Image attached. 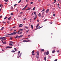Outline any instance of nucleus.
<instances>
[{
	"instance_id": "f257e3e1",
	"label": "nucleus",
	"mask_w": 61,
	"mask_h": 61,
	"mask_svg": "<svg viewBox=\"0 0 61 61\" xmlns=\"http://www.w3.org/2000/svg\"><path fill=\"white\" fill-rule=\"evenodd\" d=\"M37 55H36V57L37 59L39 58V51H37Z\"/></svg>"
},
{
	"instance_id": "f03ea898",
	"label": "nucleus",
	"mask_w": 61,
	"mask_h": 61,
	"mask_svg": "<svg viewBox=\"0 0 61 61\" xmlns=\"http://www.w3.org/2000/svg\"><path fill=\"white\" fill-rule=\"evenodd\" d=\"M16 33H17V32H14L12 33H11L10 34V35H15H15L16 34Z\"/></svg>"
},
{
	"instance_id": "7ed1b4c3",
	"label": "nucleus",
	"mask_w": 61,
	"mask_h": 61,
	"mask_svg": "<svg viewBox=\"0 0 61 61\" xmlns=\"http://www.w3.org/2000/svg\"><path fill=\"white\" fill-rule=\"evenodd\" d=\"M35 17L34 18V20H36V18H37V15H35Z\"/></svg>"
},
{
	"instance_id": "20e7f679",
	"label": "nucleus",
	"mask_w": 61,
	"mask_h": 61,
	"mask_svg": "<svg viewBox=\"0 0 61 61\" xmlns=\"http://www.w3.org/2000/svg\"><path fill=\"white\" fill-rule=\"evenodd\" d=\"M49 11V9H48L46 11V13H48Z\"/></svg>"
},
{
	"instance_id": "39448f33",
	"label": "nucleus",
	"mask_w": 61,
	"mask_h": 61,
	"mask_svg": "<svg viewBox=\"0 0 61 61\" xmlns=\"http://www.w3.org/2000/svg\"><path fill=\"white\" fill-rule=\"evenodd\" d=\"M6 47L7 48H12V47H9V46H7Z\"/></svg>"
},
{
	"instance_id": "423d86ee",
	"label": "nucleus",
	"mask_w": 61,
	"mask_h": 61,
	"mask_svg": "<svg viewBox=\"0 0 61 61\" xmlns=\"http://www.w3.org/2000/svg\"><path fill=\"white\" fill-rule=\"evenodd\" d=\"M31 9V8H29L25 10L26 11H27V10H30Z\"/></svg>"
},
{
	"instance_id": "0eeeda50",
	"label": "nucleus",
	"mask_w": 61,
	"mask_h": 61,
	"mask_svg": "<svg viewBox=\"0 0 61 61\" xmlns=\"http://www.w3.org/2000/svg\"><path fill=\"white\" fill-rule=\"evenodd\" d=\"M11 16H10L9 18H8V20H10L11 19Z\"/></svg>"
},
{
	"instance_id": "6e6552de",
	"label": "nucleus",
	"mask_w": 61,
	"mask_h": 61,
	"mask_svg": "<svg viewBox=\"0 0 61 61\" xmlns=\"http://www.w3.org/2000/svg\"><path fill=\"white\" fill-rule=\"evenodd\" d=\"M26 9V8L25 7L23 9L21 10H25Z\"/></svg>"
},
{
	"instance_id": "1a4fd4ad",
	"label": "nucleus",
	"mask_w": 61,
	"mask_h": 61,
	"mask_svg": "<svg viewBox=\"0 0 61 61\" xmlns=\"http://www.w3.org/2000/svg\"><path fill=\"white\" fill-rule=\"evenodd\" d=\"M55 50H53L52 51V53H55Z\"/></svg>"
},
{
	"instance_id": "9d476101",
	"label": "nucleus",
	"mask_w": 61,
	"mask_h": 61,
	"mask_svg": "<svg viewBox=\"0 0 61 61\" xmlns=\"http://www.w3.org/2000/svg\"><path fill=\"white\" fill-rule=\"evenodd\" d=\"M46 54L47 55H48L49 54V51H47V52Z\"/></svg>"
},
{
	"instance_id": "9b49d317",
	"label": "nucleus",
	"mask_w": 61,
	"mask_h": 61,
	"mask_svg": "<svg viewBox=\"0 0 61 61\" xmlns=\"http://www.w3.org/2000/svg\"><path fill=\"white\" fill-rule=\"evenodd\" d=\"M38 16L39 17H41V14L40 13H39L38 15Z\"/></svg>"
},
{
	"instance_id": "f8f14e48",
	"label": "nucleus",
	"mask_w": 61,
	"mask_h": 61,
	"mask_svg": "<svg viewBox=\"0 0 61 61\" xmlns=\"http://www.w3.org/2000/svg\"><path fill=\"white\" fill-rule=\"evenodd\" d=\"M6 37H0V39H3V38H5Z\"/></svg>"
},
{
	"instance_id": "ddd939ff",
	"label": "nucleus",
	"mask_w": 61,
	"mask_h": 61,
	"mask_svg": "<svg viewBox=\"0 0 61 61\" xmlns=\"http://www.w3.org/2000/svg\"><path fill=\"white\" fill-rule=\"evenodd\" d=\"M39 24H38L36 26V28H37V27H38V26H39Z\"/></svg>"
},
{
	"instance_id": "4468645a",
	"label": "nucleus",
	"mask_w": 61,
	"mask_h": 61,
	"mask_svg": "<svg viewBox=\"0 0 61 61\" xmlns=\"http://www.w3.org/2000/svg\"><path fill=\"white\" fill-rule=\"evenodd\" d=\"M9 35H10V34H8V35H6L5 36H6V37H7V36H9Z\"/></svg>"
},
{
	"instance_id": "2eb2a0df",
	"label": "nucleus",
	"mask_w": 61,
	"mask_h": 61,
	"mask_svg": "<svg viewBox=\"0 0 61 61\" xmlns=\"http://www.w3.org/2000/svg\"><path fill=\"white\" fill-rule=\"evenodd\" d=\"M11 52H12V53H15V51H12Z\"/></svg>"
},
{
	"instance_id": "dca6fc26",
	"label": "nucleus",
	"mask_w": 61,
	"mask_h": 61,
	"mask_svg": "<svg viewBox=\"0 0 61 61\" xmlns=\"http://www.w3.org/2000/svg\"><path fill=\"white\" fill-rule=\"evenodd\" d=\"M31 26L32 29H33V25H31Z\"/></svg>"
},
{
	"instance_id": "f3484780",
	"label": "nucleus",
	"mask_w": 61,
	"mask_h": 61,
	"mask_svg": "<svg viewBox=\"0 0 61 61\" xmlns=\"http://www.w3.org/2000/svg\"><path fill=\"white\" fill-rule=\"evenodd\" d=\"M26 39H27V40L28 41H29V42H31V41H30V40H28V38H26Z\"/></svg>"
},
{
	"instance_id": "a211bd4d",
	"label": "nucleus",
	"mask_w": 61,
	"mask_h": 61,
	"mask_svg": "<svg viewBox=\"0 0 61 61\" xmlns=\"http://www.w3.org/2000/svg\"><path fill=\"white\" fill-rule=\"evenodd\" d=\"M4 28V27H2L1 29V30H3Z\"/></svg>"
},
{
	"instance_id": "6ab92c4d",
	"label": "nucleus",
	"mask_w": 61,
	"mask_h": 61,
	"mask_svg": "<svg viewBox=\"0 0 61 61\" xmlns=\"http://www.w3.org/2000/svg\"><path fill=\"white\" fill-rule=\"evenodd\" d=\"M22 36H23V35H20V36H18V37L19 38H20V37H21Z\"/></svg>"
},
{
	"instance_id": "aec40b11",
	"label": "nucleus",
	"mask_w": 61,
	"mask_h": 61,
	"mask_svg": "<svg viewBox=\"0 0 61 61\" xmlns=\"http://www.w3.org/2000/svg\"><path fill=\"white\" fill-rule=\"evenodd\" d=\"M3 44H6V42H5V41L3 43Z\"/></svg>"
},
{
	"instance_id": "412c9836",
	"label": "nucleus",
	"mask_w": 61,
	"mask_h": 61,
	"mask_svg": "<svg viewBox=\"0 0 61 61\" xmlns=\"http://www.w3.org/2000/svg\"><path fill=\"white\" fill-rule=\"evenodd\" d=\"M44 60L45 61H46V57H45L44 58Z\"/></svg>"
},
{
	"instance_id": "4be33fe9",
	"label": "nucleus",
	"mask_w": 61,
	"mask_h": 61,
	"mask_svg": "<svg viewBox=\"0 0 61 61\" xmlns=\"http://www.w3.org/2000/svg\"><path fill=\"white\" fill-rule=\"evenodd\" d=\"M9 46H13V45L11 43L9 44Z\"/></svg>"
},
{
	"instance_id": "5701e85b",
	"label": "nucleus",
	"mask_w": 61,
	"mask_h": 61,
	"mask_svg": "<svg viewBox=\"0 0 61 61\" xmlns=\"http://www.w3.org/2000/svg\"><path fill=\"white\" fill-rule=\"evenodd\" d=\"M8 0H4V1L6 2H7L8 1Z\"/></svg>"
},
{
	"instance_id": "b1692460",
	"label": "nucleus",
	"mask_w": 61,
	"mask_h": 61,
	"mask_svg": "<svg viewBox=\"0 0 61 61\" xmlns=\"http://www.w3.org/2000/svg\"><path fill=\"white\" fill-rule=\"evenodd\" d=\"M44 13H45V12H42V15H44Z\"/></svg>"
},
{
	"instance_id": "393cba45",
	"label": "nucleus",
	"mask_w": 61,
	"mask_h": 61,
	"mask_svg": "<svg viewBox=\"0 0 61 61\" xmlns=\"http://www.w3.org/2000/svg\"><path fill=\"white\" fill-rule=\"evenodd\" d=\"M7 18V17H5L4 18V19H6Z\"/></svg>"
},
{
	"instance_id": "a878e982",
	"label": "nucleus",
	"mask_w": 61,
	"mask_h": 61,
	"mask_svg": "<svg viewBox=\"0 0 61 61\" xmlns=\"http://www.w3.org/2000/svg\"><path fill=\"white\" fill-rule=\"evenodd\" d=\"M45 9H43V10H42V11L44 12V11H45Z\"/></svg>"
},
{
	"instance_id": "bb28decb",
	"label": "nucleus",
	"mask_w": 61,
	"mask_h": 61,
	"mask_svg": "<svg viewBox=\"0 0 61 61\" xmlns=\"http://www.w3.org/2000/svg\"><path fill=\"white\" fill-rule=\"evenodd\" d=\"M20 51H19V52H18V55H19V54H20Z\"/></svg>"
},
{
	"instance_id": "cd10ccee",
	"label": "nucleus",
	"mask_w": 61,
	"mask_h": 61,
	"mask_svg": "<svg viewBox=\"0 0 61 61\" xmlns=\"http://www.w3.org/2000/svg\"><path fill=\"white\" fill-rule=\"evenodd\" d=\"M36 7H34L33 8V10H35V8Z\"/></svg>"
},
{
	"instance_id": "c85d7f7f",
	"label": "nucleus",
	"mask_w": 61,
	"mask_h": 61,
	"mask_svg": "<svg viewBox=\"0 0 61 61\" xmlns=\"http://www.w3.org/2000/svg\"><path fill=\"white\" fill-rule=\"evenodd\" d=\"M46 21H47V19H46L44 20V22H46Z\"/></svg>"
},
{
	"instance_id": "c756f323",
	"label": "nucleus",
	"mask_w": 61,
	"mask_h": 61,
	"mask_svg": "<svg viewBox=\"0 0 61 61\" xmlns=\"http://www.w3.org/2000/svg\"><path fill=\"white\" fill-rule=\"evenodd\" d=\"M34 14L36 15V12H34Z\"/></svg>"
},
{
	"instance_id": "7c9ffc66",
	"label": "nucleus",
	"mask_w": 61,
	"mask_h": 61,
	"mask_svg": "<svg viewBox=\"0 0 61 61\" xmlns=\"http://www.w3.org/2000/svg\"><path fill=\"white\" fill-rule=\"evenodd\" d=\"M21 1L22 0H20L18 2V3H20Z\"/></svg>"
},
{
	"instance_id": "2f4dec72",
	"label": "nucleus",
	"mask_w": 61,
	"mask_h": 61,
	"mask_svg": "<svg viewBox=\"0 0 61 61\" xmlns=\"http://www.w3.org/2000/svg\"><path fill=\"white\" fill-rule=\"evenodd\" d=\"M4 39H2V40H1V41H2V43H3V41H4Z\"/></svg>"
},
{
	"instance_id": "473e14b6",
	"label": "nucleus",
	"mask_w": 61,
	"mask_h": 61,
	"mask_svg": "<svg viewBox=\"0 0 61 61\" xmlns=\"http://www.w3.org/2000/svg\"><path fill=\"white\" fill-rule=\"evenodd\" d=\"M54 0V3H56V0Z\"/></svg>"
},
{
	"instance_id": "72a5a7b5",
	"label": "nucleus",
	"mask_w": 61,
	"mask_h": 61,
	"mask_svg": "<svg viewBox=\"0 0 61 61\" xmlns=\"http://www.w3.org/2000/svg\"><path fill=\"white\" fill-rule=\"evenodd\" d=\"M41 51H44V49H42Z\"/></svg>"
},
{
	"instance_id": "f704fd0d",
	"label": "nucleus",
	"mask_w": 61,
	"mask_h": 61,
	"mask_svg": "<svg viewBox=\"0 0 61 61\" xmlns=\"http://www.w3.org/2000/svg\"><path fill=\"white\" fill-rule=\"evenodd\" d=\"M11 9L12 10L13 9V7L12 6L11 7Z\"/></svg>"
},
{
	"instance_id": "c9c22d12",
	"label": "nucleus",
	"mask_w": 61,
	"mask_h": 61,
	"mask_svg": "<svg viewBox=\"0 0 61 61\" xmlns=\"http://www.w3.org/2000/svg\"><path fill=\"white\" fill-rule=\"evenodd\" d=\"M20 56H19L18 57H20V56H21V55H22V53H20Z\"/></svg>"
},
{
	"instance_id": "e433bc0d",
	"label": "nucleus",
	"mask_w": 61,
	"mask_h": 61,
	"mask_svg": "<svg viewBox=\"0 0 61 61\" xmlns=\"http://www.w3.org/2000/svg\"><path fill=\"white\" fill-rule=\"evenodd\" d=\"M19 30H20V31H23V29H21Z\"/></svg>"
},
{
	"instance_id": "4c0bfd02",
	"label": "nucleus",
	"mask_w": 61,
	"mask_h": 61,
	"mask_svg": "<svg viewBox=\"0 0 61 61\" xmlns=\"http://www.w3.org/2000/svg\"><path fill=\"white\" fill-rule=\"evenodd\" d=\"M17 5V4H16L15 5H14V6H16V5Z\"/></svg>"
},
{
	"instance_id": "58836bf2",
	"label": "nucleus",
	"mask_w": 61,
	"mask_h": 61,
	"mask_svg": "<svg viewBox=\"0 0 61 61\" xmlns=\"http://www.w3.org/2000/svg\"><path fill=\"white\" fill-rule=\"evenodd\" d=\"M27 5H28V4H27V5L25 7L26 8V7H27Z\"/></svg>"
},
{
	"instance_id": "ea45409f",
	"label": "nucleus",
	"mask_w": 61,
	"mask_h": 61,
	"mask_svg": "<svg viewBox=\"0 0 61 61\" xmlns=\"http://www.w3.org/2000/svg\"><path fill=\"white\" fill-rule=\"evenodd\" d=\"M19 27H22V26H21V25H19Z\"/></svg>"
},
{
	"instance_id": "a19ab883",
	"label": "nucleus",
	"mask_w": 61,
	"mask_h": 61,
	"mask_svg": "<svg viewBox=\"0 0 61 61\" xmlns=\"http://www.w3.org/2000/svg\"><path fill=\"white\" fill-rule=\"evenodd\" d=\"M42 27H43V26H41L40 27H39L38 28H39V29H40V28H42Z\"/></svg>"
},
{
	"instance_id": "79ce46f5",
	"label": "nucleus",
	"mask_w": 61,
	"mask_h": 61,
	"mask_svg": "<svg viewBox=\"0 0 61 61\" xmlns=\"http://www.w3.org/2000/svg\"><path fill=\"white\" fill-rule=\"evenodd\" d=\"M17 37H18V36H17L15 37V38H17Z\"/></svg>"
},
{
	"instance_id": "37998d69",
	"label": "nucleus",
	"mask_w": 61,
	"mask_h": 61,
	"mask_svg": "<svg viewBox=\"0 0 61 61\" xmlns=\"http://www.w3.org/2000/svg\"><path fill=\"white\" fill-rule=\"evenodd\" d=\"M10 43L11 44H14V42H13L12 41H10Z\"/></svg>"
},
{
	"instance_id": "c03bdc74",
	"label": "nucleus",
	"mask_w": 61,
	"mask_h": 61,
	"mask_svg": "<svg viewBox=\"0 0 61 61\" xmlns=\"http://www.w3.org/2000/svg\"><path fill=\"white\" fill-rule=\"evenodd\" d=\"M13 15V13H11L10 14V15Z\"/></svg>"
},
{
	"instance_id": "a18cd8bd",
	"label": "nucleus",
	"mask_w": 61,
	"mask_h": 61,
	"mask_svg": "<svg viewBox=\"0 0 61 61\" xmlns=\"http://www.w3.org/2000/svg\"><path fill=\"white\" fill-rule=\"evenodd\" d=\"M33 2H31L30 3V4H33Z\"/></svg>"
},
{
	"instance_id": "49530a36",
	"label": "nucleus",
	"mask_w": 61,
	"mask_h": 61,
	"mask_svg": "<svg viewBox=\"0 0 61 61\" xmlns=\"http://www.w3.org/2000/svg\"><path fill=\"white\" fill-rule=\"evenodd\" d=\"M26 19V18H25L23 20H25Z\"/></svg>"
},
{
	"instance_id": "de8ad7c7",
	"label": "nucleus",
	"mask_w": 61,
	"mask_h": 61,
	"mask_svg": "<svg viewBox=\"0 0 61 61\" xmlns=\"http://www.w3.org/2000/svg\"><path fill=\"white\" fill-rule=\"evenodd\" d=\"M32 52L33 53H34L35 51H34L33 50L32 51Z\"/></svg>"
},
{
	"instance_id": "09e8293b",
	"label": "nucleus",
	"mask_w": 61,
	"mask_h": 61,
	"mask_svg": "<svg viewBox=\"0 0 61 61\" xmlns=\"http://www.w3.org/2000/svg\"><path fill=\"white\" fill-rule=\"evenodd\" d=\"M25 28H27V29H28V27H27L26 26H25Z\"/></svg>"
},
{
	"instance_id": "8fccbe9b",
	"label": "nucleus",
	"mask_w": 61,
	"mask_h": 61,
	"mask_svg": "<svg viewBox=\"0 0 61 61\" xmlns=\"http://www.w3.org/2000/svg\"><path fill=\"white\" fill-rule=\"evenodd\" d=\"M28 31H29V30H28L26 31V33H28Z\"/></svg>"
},
{
	"instance_id": "3c124183",
	"label": "nucleus",
	"mask_w": 61,
	"mask_h": 61,
	"mask_svg": "<svg viewBox=\"0 0 61 61\" xmlns=\"http://www.w3.org/2000/svg\"><path fill=\"white\" fill-rule=\"evenodd\" d=\"M22 42H26V40H24L22 41Z\"/></svg>"
},
{
	"instance_id": "603ef678",
	"label": "nucleus",
	"mask_w": 61,
	"mask_h": 61,
	"mask_svg": "<svg viewBox=\"0 0 61 61\" xmlns=\"http://www.w3.org/2000/svg\"><path fill=\"white\" fill-rule=\"evenodd\" d=\"M15 50V51H16V48H14Z\"/></svg>"
},
{
	"instance_id": "864d4df0",
	"label": "nucleus",
	"mask_w": 61,
	"mask_h": 61,
	"mask_svg": "<svg viewBox=\"0 0 61 61\" xmlns=\"http://www.w3.org/2000/svg\"><path fill=\"white\" fill-rule=\"evenodd\" d=\"M20 25H21L22 26H23V25L22 24H20Z\"/></svg>"
},
{
	"instance_id": "5fc2aeb1",
	"label": "nucleus",
	"mask_w": 61,
	"mask_h": 61,
	"mask_svg": "<svg viewBox=\"0 0 61 61\" xmlns=\"http://www.w3.org/2000/svg\"><path fill=\"white\" fill-rule=\"evenodd\" d=\"M20 32V30H19V31H18V32H17V33H19Z\"/></svg>"
},
{
	"instance_id": "6e6d98bb",
	"label": "nucleus",
	"mask_w": 61,
	"mask_h": 61,
	"mask_svg": "<svg viewBox=\"0 0 61 61\" xmlns=\"http://www.w3.org/2000/svg\"><path fill=\"white\" fill-rule=\"evenodd\" d=\"M53 15L54 16H56V15L55 14H54Z\"/></svg>"
},
{
	"instance_id": "4d7b16f0",
	"label": "nucleus",
	"mask_w": 61,
	"mask_h": 61,
	"mask_svg": "<svg viewBox=\"0 0 61 61\" xmlns=\"http://www.w3.org/2000/svg\"><path fill=\"white\" fill-rule=\"evenodd\" d=\"M59 52V51H57V53H58Z\"/></svg>"
},
{
	"instance_id": "13d9d810",
	"label": "nucleus",
	"mask_w": 61,
	"mask_h": 61,
	"mask_svg": "<svg viewBox=\"0 0 61 61\" xmlns=\"http://www.w3.org/2000/svg\"><path fill=\"white\" fill-rule=\"evenodd\" d=\"M32 55H33V56H34L35 55V54L33 53L32 54Z\"/></svg>"
},
{
	"instance_id": "bf43d9fd",
	"label": "nucleus",
	"mask_w": 61,
	"mask_h": 61,
	"mask_svg": "<svg viewBox=\"0 0 61 61\" xmlns=\"http://www.w3.org/2000/svg\"><path fill=\"white\" fill-rule=\"evenodd\" d=\"M3 24H5V22H3L2 23Z\"/></svg>"
},
{
	"instance_id": "052dcab7",
	"label": "nucleus",
	"mask_w": 61,
	"mask_h": 61,
	"mask_svg": "<svg viewBox=\"0 0 61 61\" xmlns=\"http://www.w3.org/2000/svg\"><path fill=\"white\" fill-rule=\"evenodd\" d=\"M13 28H15V26H14V27H13Z\"/></svg>"
},
{
	"instance_id": "680f3d73",
	"label": "nucleus",
	"mask_w": 61,
	"mask_h": 61,
	"mask_svg": "<svg viewBox=\"0 0 61 61\" xmlns=\"http://www.w3.org/2000/svg\"><path fill=\"white\" fill-rule=\"evenodd\" d=\"M22 33V32H21L19 34H21Z\"/></svg>"
},
{
	"instance_id": "e2e57ef3",
	"label": "nucleus",
	"mask_w": 61,
	"mask_h": 61,
	"mask_svg": "<svg viewBox=\"0 0 61 61\" xmlns=\"http://www.w3.org/2000/svg\"><path fill=\"white\" fill-rule=\"evenodd\" d=\"M34 14V13H32V15H31L32 16L33 15V14Z\"/></svg>"
},
{
	"instance_id": "0e129e2a",
	"label": "nucleus",
	"mask_w": 61,
	"mask_h": 61,
	"mask_svg": "<svg viewBox=\"0 0 61 61\" xmlns=\"http://www.w3.org/2000/svg\"><path fill=\"white\" fill-rule=\"evenodd\" d=\"M37 22H39V20H37Z\"/></svg>"
},
{
	"instance_id": "69168bd1",
	"label": "nucleus",
	"mask_w": 61,
	"mask_h": 61,
	"mask_svg": "<svg viewBox=\"0 0 61 61\" xmlns=\"http://www.w3.org/2000/svg\"><path fill=\"white\" fill-rule=\"evenodd\" d=\"M3 39H4V40H6V38H5Z\"/></svg>"
},
{
	"instance_id": "338daca9",
	"label": "nucleus",
	"mask_w": 61,
	"mask_h": 61,
	"mask_svg": "<svg viewBox=\"0 0 61 61\" xmlns=\"http://www.w3.org/2000/svg\"><path fill=\"white\" fill-rule=\"evenodd\" d=\"M22 13H23V12H20V14H22Z\"/></svg>"
},
{
	"instance_id": "774afa93",
	"label": "nucleus",
	"mask_w": 61,
	"mask_h": 61,
	"mask_svg": "<svg viewBox=\"0 0 61 61\" xmlns=\"http://www.w3.org/2000/svg\"><path fill=\"white\" fill-rule=\"evenodd\" d=\"M2 15H1L0 16V18H1V17H2Z\"/></svg>"
}]
</instances>
